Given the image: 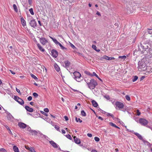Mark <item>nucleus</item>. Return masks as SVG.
Instances as JSON below:
<instances>
[{
	"mask_svg": "<svg viewBox=\"0 0 152 152\" xmlns=\"http://www.w3.org/2000/svg\"><path fill=\"white\" fill-rule=\"evenodd\" d=\"M49 37L53 40L54 42L57 45H58V44L59 42H58L56 39L53 38L50 36H49Z\"/></svg>",
	"mask_w": 152,
	"mask_h": 152,
	"instance_id": "24",
	"label": "nucleus"
},
{
	"mask_svg": "<svg viewBox=\"0 0 152 152\" xmlns=\"http://www.w3.org/2000/svg\"><path fill=\"white\" fill-rule=\"evenodd\" d=\"M145 65L144 64L139 63L138 64V67L139 68H140L141 69H142V70H144V69L145 68Z\"/></svg>",
	"mask_w": 152,
	"mask_h": 152,
	"instance_id": "16",
	"label": "nucleus"
},
{
	"mask_svg": "<svg viewBox=\"0 0 152 152\" xmlns=\"http://www.w3.org/2000/svg\"><path fill=\"white\" fill-rule=\"evenodd\" d=\"M125 98H126V99L128 101H129L130 99V97L128 95H126L125 96Z\"/></svg>",
	"mask_w": 152,
	"mask_h": 152,
	"instance_id": "44",
	"label": "nucleus"
},
{
	"mask_svg": "<svg viewBox=\"0 0 152 152\" xmlns=\"http://www.w3.org/2000/svg\"><path fill=\"white\" fill-rule=\"evenodd\" d=\"M41 113L44 115H45L46 116H48V114L45 113L43 111H41Z\"/></svg>",
	"mask_w": 152,
	"mask_h": 152,
	"instance_id": "59",
	"label": "nucleus"
},
{
	"mask_svg": "<svg viewBox=\"0 0 152 152\" xmlns=\"http://www.w3.org/2000/svg\"><path fill=\"white\" fill-rule=\"evenodd\" d=\"M88 87L91 89H94L97 85V82L94 79H91L89 83L88 84Z\"/></svg>",
	"mask_w": 152,
	"mask_h": 152,
	"instance_id": "4",
	"label": "nucleus"
},
{
	"mask_svg": "<svg viewBox=\"0 0 152 152\" xmlns=\"http://www.w3.org/2000/svg\"><path fill=\"white\" fill-rule=\"evenodd\" d=\"M29 24L33 28H35L37 26L36 22L34 19L31 20L29 22Z\"/></svg>",
	"mask_w": 152,
	"mask_h": 152,
	"instance_id": "11",
	"label": "nucleus"
},
{
	"mask_svg": "<svg viewBox=\"0 0 152 152\" xmlns=\"http://www.w3.org/2000/svg\"><path fill=\"white\" fill-rule=\"evenodd\" d=\"M49 142L53 147L55 148H58V150L60 151H62L59 146L53 141H50Z\"/></svg>",
	"mask_w": 152,
	"mask_h": 152,
	"instance_id": "6",
	"label": "nucleus"
},
{
	"mask_svg": "<svg viewBox=\"0 0 152 152\" xmlns=\"http://www.w3.org/2000/svg\"><path fill=\"white\" fill-rule=\"evenodd\" d=\"M31 132H30L33 135H36L38 134V135H39V133L40 132V131H38V132L34 130H32L31 131Z\"/></svg>",
	"mask_w": 152,
	"mask_h": 152,
	"instance_id": "19",
	"label": "nucleus"
},
{
	"mask_svg": "<svg viewBox=\"0 0 152 152\" xmlns=\"http://www.w3.org/2000/svg\"><path fill=\"white\" fill-rule=\"evenodd\" d=\"M142 140L143 142L145 144H149V143L148 141L145 140L143 138H142V140Z\"/></svg>",
	"mask_w": 152,
	"mask_h": 152,
	"instance_id": "38",
	"label": "nucleus"
},
{
	"mask_svg": "<svg viewBox=\"0 0 152 152\" xmlns=\"http://www.w3.org/2000/svg\"><path fill=\"white\" fill-rule=\"evenodd\" d=\"M64 63L65 64V67L68 70L70 65V62L68 61H64Z\"/></svg>",
	"mask_w": 152,
	"mask_h": 152,
	"instance_id": "15",
	"label": "nucleus"
},
{
	"mask_svg": "<svg viewBox=\"0 0 152 152\" xmlns=\"http://www.w3.org/2000/svg\"><path fill=\"white\" fill-rule=\"evenodd\" d=\"M139 122L142 125L146 126L152 130V128L148 125L147 124L148 123V121L142 118H140L139 120Z\"/></svg>",
	"mask_w": 152,
	"mask_h": 152,
	"instance_id": "2",
	"label": "nucleus"
},
{
	"mask_svg": "<svg viewBox=\"0 0 152 152\" xmlns=\"http://www.w3.org/2000/svg\"><path fill=\"white\" fill-rule=\"evenodd\" d=\"M70 45L71 47L73 49H75L76 48L75 46L72 43H70Z\"/></svg>",
	"mask_w": 152,
	"mask_h": 152,
	"instance_id": "43",
	"label": "nucleus"
},
{
	"mask_svg": "<svg viewBox=\"0 0 152 152\" xmlns=\"http://www.w3.org/2000/svg\"><path fill=\"white\" fill-rule=\"evenodd\" d=\"M19 126L22 129H24L26 127V125L24 123L19 122L18 124Z\"/></svg>",
	"mask_w": 152,
	"mask_h": 152,
	"instance_id": "13",
	"label": "nucleus"
},
{
	"mask_svg": "<svg viewBox=\"0 0 152 152\" xmlns=\"http://www.w3.org/2000/svg\"><path fill=\"white\" fill-rule=\"evenodd\" d=\"M94 140L96 142H99V141L100 139L98 137H94Z\"/></svg>",
	"mask_w": 152,
	"mask_h": 152,
	"instance_id": "45",
	"label": "nucleus"
},
{
	"mask_svg": "<svg viewBox=\"0 0 152 152\" xmlns=\"http://www.w3.org/2000/svg\"><path fill=\"white\" fill-rule=\"evenodd\" d=\"M45 135L43 134H42L40 132L39 133V135H38V136H40L42 138H44V137L45 136Z\"/></svg>",
	"mask_w": 152,
	"mask_h": 152,
	"instance_id": "37",
	"label": "nucleus"
},
{
	"mask_svg": "<svg viewBox=\"0 0 152 152\" xmlns=\"http://www.w3.org/2000/svg\"><path fill=\"white\" fill-rule=\"evenodd\" d=\"M27 130L29 132H31V131L32 130L31 129V128L29 126H27Z\"/></svg>",
	"mask_w": 152,
	"mask_h": 152,
	"instance_id": "49",
	"label": "nucleus"
},
{
	"mask_svg": "<svg viewBox=\"0 0 152 152\" xmlns=\"http://www.w3.org/2000/svg\"><path fill=\"white\" fill-rule=\"evenodd\" d=\"M102 58L108 60L115 59L113 57H108L106 55L103 56L102 57Z\"/></svg>",
	"mask_w": 152,
	"mask_h": 152,
	"instance_id": "12",
	"label": "nucleus"
},
{
	"mask_svg": "<svg viewBox=\"0 0 152 152\" xmlns=\"http://www.w3.org/2000/svg\"><path fill=\"white\" fill-rule=\"evenodd\" d=\"M32 99V97L31 96H29L28 98L27 99L28 101H30Z\"/></svg>",
	"mask_w": 152,
	"mask_h": 152,
	"instance_id": "55",
	"label": "nucleus"
},
{
	"mask_svg": "<svg viewBox=\"0 0 152 152\" xmlns=\"http://www.w3.org/2000/svg\"><path fill=\"white\" fill-rule=\"evenodd\" d=\"M134 134L137 136L138 138L140 140H142V136L138 133L137 132H134Z\"/></svg>",
	"mask_w": 152,
	"mask_h": 152,
	"instance_id": "22",
	"label": "nucleus"
},
{
	"mask_svg": "<svg viewBox=\"0 0 152 152\" xmlns=\"http://www.w3.org/2000/svg\"><path fill=\"white\" fill-rule=\"evenodd\" d=\"M13 7L14 9V10L16 12H17L18 10L17 9V7L16 5L15 4H13Z\"/></svg>",
	"mask_w": 152,
	"mask_h": 152,
	"instance_id": "34",
	"label": "nucleus"
},
{
	"mask_svg": "<svg viewBox=\"0 0 152 152\" xmlns=\"http://www.w3.org/2000/svg\"><path fill=\"white\" fill-rule=\"evenodd\" d=\"M148 32L149 34H152V29H149Z\"/></svg>",
	"mask_w": 152,
	"mask_h": 152,
	"instance_id": "62",
	"label": "nucleus"
},
{
	"mask_svg": "<svg viewBox=\"0 0 152 152\" xmlns=\"http://www.w3.org/2000/svg\"><path fill=\"white\" fill-rule=\"evenodd\" d=\"M20 19L21 23L23 26H26V22L24 18L23 17H22Z\"/></svg>",
	"mask_w": 152,
	"mask_h": 152,
	"instance_id": "20",
	"label": "nucleus"
},
{
	"mask_svg": "<svg viewBox=\"0 0 152 152\" xmlns=\"http://www.w3.org/2000/svg\"><path fill=\"white\" fill-rule=\"evenodd\" d=\"M92 47L95 50H96V47L94 45H92Z\"/></svg>",
	"mask_w": 152,
	"mask_h": 152,
	"instance_id": "56",
	"label": "nucleus"
},
{
	"mask_svg": "<svg viewBox=\"0 0 152 152\" xmlns=\"http://www.w3.org/2000/svg\"><path fill=\"white\" fill-rule=\"evenodd\" d=\"M19 98H19V97L18 96H14V99L17 102H18Z\"/></svg>",
	"mask_w": 152,
	"mask_h": 152,
	"instance_id": "36",
	"label": "nucleus"
},
{
	"mask_svg": "<svg viewBox=\"0 0 152 152\" xmlns=\"http://www.w3.org/2000/svg\"><path fill=\"white\" fill-rule=\"evenodd\" d=\"M91 152H97L96 150H94V149H93V150H92Z\"/></svg>",
	"mask_w": 152,
	"mask_h": 152,
	"instance_id": "64",
	"label": "nucleus"
},
{
	"mask_svg": "<svg viewBox=\"0 0 152 152\" xmlns=\"http://www.w3.org/2000/svg\"><path fill=\"white\" fill-rule=\"evenodd\" d=\"M39 41L43 45H45L48 41L45 38H41L39 39Z\"/></svg>",
	"mask_w": 152,
	"mask_h": 152,
	"instance_id": "8",
	"label": "nucleus"
},
{
	"mask_svg": "<svg viewBox=\"0 0 152 152\" xmlns=\"http://www.w3.org/2000/svg\"><path fill=\"white\" fill-rule=\"evenodd\" d=\"M25 108L27 111L29 112H32L33 111V109L31 108L30 107L28 106H26Z\"/></svg>",
	"mask_w": 152,
	"mask_h": 152,
	"instance_id": "17",
	"label": "nucleus"
},
{
	"mask_svg": "<svg viewBox=\"0 0 152 152\" xmlns=\"http://www.w3.org/2000/svg\"><path fill=\"white\" fill-rule=\"evenodd\" d=\"M138 78V77L137 76H135L134 77L132 78V81L133 82H135L136 80H137Z\"/></svg>",
	"mask_w": 152,
	"mask_h": 152,
	"instance_id": "31",
	"label": "nucleus"
},
{
	"mask_svg": "<svg viewBox=\"0 0 152 152\" xmlns=\"http://www.w3.org/2000/svg\"><path fill=\"white\" fill-rule=\"evenodd\" d=\"M92 104L95 107H97L98 106V104L97 102L94 100H93L91 101Z\"/></svg>",
	"mask_w": 152,
	"mask_h": 152,
	"instance_id": "25",
	"label": "nucleus"
},
{
	"mask_svg": "<svg viewBox=\"0 0 152 152\" xmlns=\"http://www.w3.org/2000/svg\"><path fill=\"white\" fill-rule=\"evenodd\" d=\"M81 114L83 116H85L86 115V113L84 110H82L81 112Z\"/></svg>",
	"mask_w": 152,
	"mask_h": 152,
	"instance_id": "32",
	"label": "nucleus"
},
{
	"mask_svg": "<svg viewBox=\"0 0 152 152\" xmlns=\"http://www.w3.org/2000/svg\"><path fill=\"white\" fill-rule=\"evenodd\" d=\"M29 11L30 12V13L32 15H34V12L33 11V9L32 8H31L29 10Z\"/></svg>",
	"mask_w": 152,
	"mask_h": 152,
	"instance_id": "35",
	"label": "nucleus"
},
{
	"mask_svg": "<svg viewBox=\"0 0 152 152\" xmlns=\"http://www.w3.org/2000/svg\"><path fill=\"white\" fill-rule=\"evenodd\" d=\"M104 97L107 99H109L110 98L109 96L108 95L104 96Z\"/></svg>",
	"mask_w": 152,
	"mask_h": 152,
	"instance_id": "58",
	"label": "nucleus"
},
{
	"mask_svg": "<svg viewBox=\"0 0 152 152\" xmlns=\"http://www.w3.org/2000/svg\"><path fill=\"white\" fill-rule=\"evenodd\" d=\"M49 37L53 40L54 42L57 45H58V44L59 42H58L56 39L53 38L50 36H49Z\"/></svg>",
	"mask_w": 152,
	"mask_h": 152,
	"instance_id": "23",
	"label": "nucleus"
},
{
	"mask_svg": "<svg viewBox=\"0 0 152 152\" xmlns=\"http://www.w3.org/2000/svg\"><path fill=\"white\" fill-rule=\"evenodd\" d=\"M109 124L113 127H114L116 128L119 129V127L116 126L115 124L112 122H110Z\"/></svg>",
	"mask_w": 152,
	"mask_h": 152,
	"instance_id": "29",
	"label": "nucleus"
},
{
	"mask_svg": "<svg viewBox=\"0 0 152 152\" xmlns=\"http://www.w3.org/2000/svg\"><path fill=\"white\" fill-rule=\"evenodd\" d=\"M44 111L46 113H48L49 111V110L47 108H45Z\"/></svg>",
	"mask_w": 152,
	"mask_h": 152,
	"instance_id": "54",
	"label": "nucleus"
},
{
	"mask_svg": "<svg viewBox=\"0 0 152 152\" xmlns=\"http://www.w3.org/2000/svg\"><path fill=\"white\" fill-rule=\"evenodd\" d=\"M30 150L29 151H30V152H36V151L34 150V149L32 147L31 148Z\"/></svg>",
	"mask_w": 152,
	"mask_h": 152,
	"instance_id": "51",
	"label": "nucleus"
},
{
	"mask_svg": "<svg viewBox=\"0 0 152 152\" xmlns=\"http://www.w3.org/2000/svg\"><path fill=\"white\" fill-rule=\"evenodd\" d=\"M114 106L116 110H121L124 108V104L120 102L117 101L115 102Z\"/></svg>",
	"mask_w": 152,
	"mask_h": 152,
	"instance_id": "3",
	"label": "nucleus"
},
{
	"mask_svg": "<svg viewBox=\"0 0 152 152\" xmlns=\"http://www.w3.org/2000/svg\"><path fill=\"white\" fill-rule=\"evenodd\" d=\"M33 95L35 98H37L38 96V94L35 92L33 93Z\"/></svg>",
	"mask_w": 152,
	"mask_h": 152,
	"instance_id": "42",
	"label": "nucleus"
},
{
	"mask_svg": "<svg viewBox=\"0 0 152 152\" xmlns=\"http://www.w3.org/2000/svg\"><path fill=\"white\" fill-rule=\"evenodd\" d=\"M64 118L66 121H67L68 120V118L66 116H64Z\"/></svg>",
	"mask_w": 152,
	"mask_h": 152,
	"instance_id": "60",
	"label": "nucleus"
},
{
	"mask_svg": "<svg viewBox=\"0 0 152 152\" xmlns=\"http://www.w3.org/2000/svg\"><path fill=\"white\" fill-rule=\"evenodd\" d=\"M66 136L69 139H71V137L70 135L68 134Z\"/></svg>",
	"mask_w": 152,
	"mask_h": 152,
	"instance_id": "57",
	"label": "nucleus"
},
{
	"mask_svg": "<svg viewBox=\"0 0 152 152\" xmlns=\"http://www.w3.org/2000/svg\"><path fill=\"white\" fill-rule=\"evenodd\" d=\"M58 45H59L60 48H61L63 50H67V48L64 47V46H63L59 42V43L58 44Z\"/></svg>",
	"mask_w": 152,
	"mask_h": 152,
	"instance_id": "28",
	"label": "nucleus"
},
{
	"mask_svg": "<svg viewBox=\"0 0 152 152\" xmlns=\"http://www.w3.org/2000/svg\"><path fill=\"white\" fill-rule=\"evenodd\" d=\"M107 116H110L113 118L114 117V115L110 113H107Z\"/></svg>",
	"mask_w": 152,
	"mask_h": 152,
	"instance_id": "46",
	"label": "nucleus"
},
{
	"mask_svg": "<svg viewBox=\"0 0 152 152\" xmlns=\"http://www.w3.org/2000/svg\"><path fill=\"white\" fill-rule=\"evenodd\" d=\"M45 120L47 121L48 122L50 123V119L48 118H46L45 119Z\"/></svg>",
	"mask_w": 152,
	"mask_h": 152,
	"instance_id": "52",
	"label": "nucleus"
},
{
	"mask_svg": "<svg viewBox=\"0 0 152 152\" xmlns=\"http://www.w3.org/2000/svg\"><path fill=\"white\" fill-rule=\"evenodd\" d=\"M6 113L7 114V117L8 120L11 121H13L14 119L13 117L8 112H7Z\"/></svg>",
	"mask_w": 152,
	"mask_h": 152,
	"instance_id": "9",
	"label": "nucleus"
},
{
	"mask_svg": "<svg viewBox=\"0 0 152 152\" xmlns=\"http://www.w3.org/2000/svg\"><path fill=\"white\" fill-rule=\"evenodd\" d=\"M0 151L3 152H7L6 150L4 148H0Z\"/></svg>",
	"mask_w": 152,
	"mask_h": 152,
	"instance_id": "47",
	"label": "nucleus"
},
{
	"mask_svg": "<svg viewBox=\"0 0 152 152\" xmlns=\"http://www.w3.org/2000/svg\"><path fill=\"white\" fill-rule=\"evenodd\" d=\"M54 66L56 70L58 72L60 70V68L59 66L56 63L54 64Z\"/></svg>",
	"mask_w": 152,
	"mask_h": 152,
	"instance_id": "21",
	"label": "nucleus"
},
{
	"mask_svg": "<svg viewBox=\"0 0 152 152\" xmlns=\"http://www.w3.org/2000/svg\"><path fill=\"white\" fill-rule=\"evenodd\" d=\"M30 75L31 77L35 80H37L38 79L34 75L32 74H31Z\"/></svg>",
	"mask_w": 152,
	"mask_h": 152,
	"instance_id": "33",
	"label": "nucleus"
},
{
	"mask_svg": "<svg viewBox=\"0 0 152 152\" xmlns=\"http://www.w3.org/2000/svg\"><path fill=\"white\" fill-rule=\"evenodd\" d=\"M136 113H137V115L138 116L140 115L141 114L140 112L138 110H137Z\"/></svg>",
	"mask_w": 152,
	"mask_h": 152,
	"instance_id": "48",
	"label": "nucleus"
},
{
	"mask_svg": "<svg viewBox=\"0 0 152 152\" xmlns=\"http://www.w3.org/2000/svg\"><path fill=\"white\" fill-rule=\"evenodd\" d=\"M146 51V52L144 53L146 55V56L149 58L152 57V49H150Z\"/></svg>",
	"mask_w": 152,
	"mask_h": 152,
	"instance_id": "7",
	"label": "nucleus"
},
{
	"mask_svg": "<svg viewBox=\"0 0 152 152\" xmlns=\"http://www.w3.org/2000/svg\"><path fill=\"white\" fill-rule=\"evenodd\" d=\"M123 108V109L122 110V111H123V112H125L126 111H127L128 110V107H124Z\"/></svg>",
	"mask_w": 152,
	"mask_h": 152,
	"instance_id": "41",
	"label": "nucleus"
},
{
	"mask_svg": "<svg viewBox=\"0 0 152 152\" xmlns=\"http://www.w3.org/2000/svg\"><path fill=\"white\" fill-rule=\"evenodd\" d=\"M148 47L147 44L142 41L140 42L138 45V49L142 53H145L146 50H148Z\"/></svg>",
	"mask_w": 152,
	"mask_h": 152,
	"instance_id": "1",
	"label": "nucleus"
},
{
	"mask_svg": "<svg viewBox=\"0 0 152 152\" xmlns=\"http://www.w3.org/2000/svg\"><path fill=\"white\" fill-rule=\"evenodd\" d=\"M13 149L15 152H19L18 148L15 145L13 147Z\"/></svg>",
	"mask_w": 152,
	"mask_h": 152,
	"instance_id": "26",
	"label": "nucleus"
},
{
	"mask_svg": "<svg viewBox=\"0 0 152 152\" xmlns=\"http://www.w3.org/2000/svg\"><path fill=\"white\" fill-rule=\"evenodd\" d=\"M55 128L58 131L60 132L59 130V127L57 125H54Z\"/></svg>",
	"mask_w": 152,
	"mask_h": 152,
	"instance_id": "40",
	"label": "nucleus"
},
{
	"mask_svg": "<svg viewBox=\"0 0 152 152\" xmlns=\"http://www.w3.org/2000/svg\"><path fill=\"white\" fill-rule=\"evenodd\" d=\"M87 135L88 137H92V134H91L88 133L87 134Z\"/></svg>",
	"mask_w": 152,
	"mask_h": 152,
	"instance_id": "61",
	"label": "nucleus"
},
{
	"mask_svg": "<svg viewBox=\"0 0 152 152\" xmlns=\"http://www.w3.org/2000/svg\"><path fill=\"white\" fill-rule=\"evenodd\" d=\"M74 140L75 142L77 144H79L80 143L81 141H80V140L77 137L75 136H74Z\"/></svg>",
	"mask_w": 152,
	"mask_h": 152,
	"instance_id": "14",
	"label": "nucleus"
},
{
	"mask_svg": "<svg viewBox=\"0 0 152 152\" xmlns=\"http://www.w3.org/2000/svg\"><path fill=\"white\" fill-rule=\"evenodd\" d=\"M28 4L31 5L32 4V0H28Z\"/></svg>",
	"mask_w": 152,
	"mask_h": 152,
	"instance_id": "53",
	"label": "nucleus"
},
{
	"mask_svg": "<svg viewBox=\"0 0 152 152\" xmlns=\"http://www.w3.org/2000/svg\"><path fill=\"white\" fill-rule=\"evenodd\" d=\"M52 56L53 57L56 58L58 56V52L55 50L53 49L51 51Z\"/></svg>",
	"mask_w": 152,
	"mask_h": 152,
	"instance_id": "10",
	"label": "nucleus"
},
{
	"mask_svg": "<svg viewBox=\"0 0 152 152\" xmlns=\"http://www.w3.org/2000/svg\"><path fill=\"white\" fill-rule=\"evenodd\" d=\"M119 58H122L124 60L126 58V56H119L118 57Z\"/></svg>",
	"mask_w": 152,
	"mask_h": 152,
	"instance_id": "39",
	"label": "nucleus"
},
{
	"mask_svg": "<svg viewBox=\"0 0 152 152\" xmlns=\"http://www.w3.org/2000/svg\"><path fill=\"white\" fill-rule=\"evenodd\" d=\"M37 46L39 50L42 52H44L45 51V50L43 48L41 45L39 43L37 44Z\"/></svg>",
	"mask_w": 152,
	"mask_h": 152,
	"instance_id": "18",
	"label": "nucleus"
},
{
	"mask_svg": "<svg viewBox=\"0 0 152 152\" xmlns=\"http://www.w3.org/2000/svg\"><path fill=\"white\" fill-rule=\"evenodd\" d=\"M73 74L75 79L78 82H80L81 80L80 74L79 72L76 71L73 73Z\"/></svg>",
	"mask_w": 152,
	"mask_h": 152,
	"instance_id": "5",
	"label": "nucleus"
},
{
	"mask_svg": "<svg viewBox=\"0 0 152 152\" xmlns=\"http://www.w3.org/2000/svg\"><path fill=\"white\" fill-rule=\"evenodd\" d=\"M25 148L26 149H27L29 151H30V149H31V148L32 147H28V146H25Z\"/></svg>",
	"mask_w": 152,
	"mask_h": 152,
	"instance_id": "50",
	"label": "nucleus"
},
{
	"mask_svg": "<svg viewBox=\"0 0 152 152\" xmlns=\"http://www.w3.org/2000/svg\"><path fill=\"white\" fill-rule=\"evenodd\" d=\"M75 119L76 121L77 122H79L81 123L82 122V120H81L80 118H77V117H76Z\"/></svg>",
	"mask_w": 152,
	"mask_h": 152,
	"instance_id": "30",
	"label": "nucleus"
},
{
	"mask_svg": "<svg viewBox=\"0 0 152 152\" xmlns=\"http://www.w3.org/2000/svg\"><path fill=\"white\" fill-rule=\"evenodd\" d=\"M19 104L21 105H23L24 102V101L23 100L19 98V99H18V101L17 102Z\"/></svg>",
	"mask_w": 152,
	"mask_h": 152,
	"instance_id": "27",
	"label": "nucleus"
},
{
	"mask_svg": "<svg viewBox=\"0 0 152 152\" xmlns=\"http://www.w3.org/2000/svg\"><path fill=\"white\" fill-rule=\"evenodd\" d=\"M16 91L19 93V94H20V90L17 88H16Z\"/></svg>",
	"mask_w": 152,
	"mask_h": 152,
	"instance_id": "63",
	"label": "nucleus"
}]
</instances>
